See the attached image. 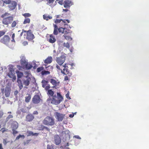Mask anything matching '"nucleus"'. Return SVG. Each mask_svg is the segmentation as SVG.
Wrapping results in <instances>:
<instances>
[{"label":"nucleus","mask_w":149,"mask_h":149,"mask_svg":"<svg viewBox=\"0 0 149 149\" xmlns=\"http://www.w3.org/2000/svg\"><path fill=\"white\" fill-rule=\"evenodd\" d=\"M65 115L63 114L59 113L57 112L56 113V118L58 121H61L62 120L64 117Z\"/></svg>","instance_id":"9b49d317"},{"label":"nucleus","mask_w":149,"mask_h":149,"mask_svg":"<svg viewBox=\"0 0 149 149\" xmlns=\"http://www.w3.org/2000/svg\"><path fill=\"white\" fill-rule=\"evenodd\" d=\"M65 61V57L61 56L60 58H57L56 61L57 63L59 65H61Z\"/></svg>","instance_id":"9d476101"},{"label":"nucleus","mask_w":149,"mask_h":149,"mask_svg":"<svg viewBox=\"0 0 149 149\" xmlns=\"http://www.w3.org/2000/svg\"><path fill=\"white\" fill-rule=\"evenodd\" d=\"M48 94L50 95L51 97H52L53 96H54L53 95L54 94V92L52 91V90H49L48 91Z\"/></svg>","instance_id":"2f4dec72"},{"label":"nucleus","mask_w":149,"mask_h":149,"mask_svg":"<svg viewBox=\"0 0 149 149\" xmlns=\"http://www.w3.org/2000/svg\"><path fill=\"white\" fill-rule=\"evenodd\" d=\"M54 141L56 145H59L61 143V140L59 136L57 135L54 136Z\"/></svg>","instance_id":"4468645a"},{"label":"nucleus","mask_w":149,"mask_h":149,"mask_svg":"<svg viewBox=\"0 0 149 149\" xmlns=\"http://www.w3.org/2000/svg\"><path fill=\"white\" fill-rule=\"evenodd\" d=\"M72 44V43L71 42H70L69 43L68 42H67L66 43V47L68 48V50H69L71 54L72 52L74 49V48L72 47H70V45Z\"/></svg>","instance_id":"dca6fc26"},{"label":"nucleus","mask_w":149,"mask_h":149,"mask_svg":"<svg viewBox=\"0 0 149 149\" xmlns=\"http://www.w3.org/2000/svg\"><path fill=\"white\" fill-rule=\"evenodd\" d=\"M13 20V17H8L4 18L2 21L3 24L8 25L10 24Z\"/></svg>","instance_id":"0eeeda50"},{"label":"nucleus","mask_w":149,"mask_h":149,"mask_svg":"<svg viewBox=\"0 0 149 149\" xmlns=\"http://www.w3.org/2000/svg\"><path fill=\"white\" fill-rule=\"evenodd\" d=\"M30 140H28L26 141V142H24V146L26 145L27 144H28L29 142L30 141Z\"/></svg>","instance_id":"49530a36"},{"label":"nucleus","mask_w":149,"mask_h":149,"mask_svg":"<svg viewBox=\"0 0 149 149\" xmlns=\"http://www.w3.org/2000/svg\"><path fill=\"white\" fill-rule=\"evenodd\" d=\"M7 143V142L6 140L5 139H3V144L5 145H6Z\"/></svg>","instance_id":"13d9d810"},{"label":"nucleus","mask_w":149,"mask_h":149,"mask_svg":"<svg viewBox=\"0 0 149 149\" xmlns=\"http://www.w3.org/2000/svg\"><path fill=\"white\" fill-rule=\"evenodd\" d=\"M34 118V116L32 114H28L26 116V121L30 122Z\"/></svg>","instance_id":"2eb2a0df"},{"label":"nucleus","mask_w":149,"mask_h":149,"mask_svg":"<svg viewBox=\"0 0 149 149\" xmlns=\"http://www.w3.org/2000/svg\"><path fill=\"white\" fill-rule=\"evenodd\" d=\"M65 28H63L62 27H61L58 29V31L60 33H63L64 32V30L65 29Z\"/></svg>","instance_id":"e433bc0d"},{"label":"nucleus","mask_w":149,"mask_h":149,"mask_svg":"<svg viewBox=\"0 0 149 149\" xmlns=\"http://www.w3.org/2000/svg\"><path fill=\"white\" fill-rule=\"evenodd\" d=\"M30 22V19L29 18H27L25 19L23 23L24 24H26L27 23H29Z\"/></svg>","instance_id":"f704fd0d"},{"label":"nucleus","mask_w":149,"mask_h":149,"mask_svg":"<svg viewBox=\"0 0 149 149\" xmlns=\"http://www.w3.org/2000/svg\"><path fill=\"white\" fill-rule=\"evenodd\" d=\"M9 68V72L8 73V75L10 78L13 79L15 80L16 79V76L15 75V71L14 66H11Z\"/></svg>","instance_id":"423d86ee"},{"label":"nucleus","mask_w":149,"mask_h":149,"mask_svg":"<svg viewBox=\"0 0 149 149\" xmlns=\"http://www.w3.org/2000/svg\"><path fill=\"white\" fill-rule=\"evenodd\" d=\"M31 98V96L29 95H28L27 96L25 97V102H29Z\"/></svg>","instance_id":"c85d7f7f"},{"label":"nucleus","mask_w":149,"mask_h":149,"mask_svg":"<svg viewBox=\"0 0 149 149\" xmlns=\"http://www.w3.org/2000/svg\"><path fill=\"white\" fill-rule=\"evenodd\" d=\"M4 3L6 4H9L10 2V0H2Z\"/></svg>","instance_id":"4c0bfd02"},{"label":"nucleus","mask_w":149,"mask_h":149,"mask_svg":"<svg viewBox=\"0 0 149 149\" xmlns=\"http://www.w3.org/2000/svg\"><path fill=\"white\" fill-rule=\"evenodd\" d=\"M63 66L64 67V68L63 69V70H62L61 69V72L64 74H65V73L64 71H65V64L63 65Z\"/></svg>","instance_id":"c03bdc74"},{"label":"nucleus","mask_w":149,"mask_h":149,"mask_svg":"<svg viewBox=\"0 0 149 149\" xmlns=\"http://www.w3.org/2000/svg\"><path fill=\"white\" fill-rule=\"evenodd\" d=\"M71 28V26L66 24V34L72 33V31L70 30Z\"/></svg>","instance_id":"6ab92c4d"},{"label":"nucleus","mask_w":149,"mask_h":149,"mask_svg":"<svg viewBox=\"0 0 149 149\" xmlns=\"http://www.w3.org/2000/svg\"><path fill=\"white\" fill-rule=\"evenodd\" d=\"M54 29H57V30H58V28L57 27V26L56 25V24H54Z\"/></svg>","instance_id":"69168bd1"},{"label":"nucleus","mask_w":149,"mask_h":149,"mask_svg":"<svg viewBox=\"0 0 149 149\" xmlns=\"http://www.w3.org/2000/svg\"><path fill=\"white\" fill-rule=\"evenodd\" d=\"M18 93V92L17 90H16L14 92V95L15 96H17Z\"/></svg>","instance_id":"bf43d9fd"},{"label":"nucleus","mask_w":149,"mask_h":149,"mask_svg":"<svg viewBox=\"0 0 149 149\" xmlns=\"http://www.w3.org/2000/svg\"><path fill=\"white\" fill-rule=\"evenodd\" d=\"M26 68L28 69H30L32 67V65L28 63L25 65Z\"/></svg>","instance_id":"7c9ffc66"},{"label":"nucleus","mask_w":149,"mask_h":149,"mask_svg":"<svg viewBox=\"0 0 149 149\" xmlns=\"http://www.w3.org/2000/svg\"><path fill=\"white\" fill-rule=\"evenodd\" d=\"M9 15V13H6L5 14H3L1 16V17L2 18H4V17L6 15Z\"/></svg>","instance_id":"4d7b16f0"},{"label":"nucleus","mask_w":149,"mask_h":149,"mask_svg":"<svg viewBox=\"0 0 149 149\" xmlns=\"http://www.w3.org/2000/svg\"><path fill=\"white\" fill-rule=\"evenodd\" d=\"M73 65V63L71 62H70L69 63H66V81L70 80L72 73L70 72L69 68L70 69H72Z\"/></svg>","instance_id":"7ed1b4c3"},{"label":"nucleus","mask_w":149,"mask_h":149,"mask_svg":"<svg viewBox=\"0 0 149 149\" xmlns=\"http://www.w3.org/2000/svg\"><path fill=\"white\" fill-rule=\"evenodd\" d=\"M47 149H53V148L52 146L47 145Z\"/></svg>","instance_id":"6e6d98bb"},{"label":"nucleus","mask_w":149,"mask_h":149,"mask_svg":"<svg viewBox=\"0 0 149 149\" xmlns=\"http://www.w3.org/2000/svg\"><path fill=\"white\" fill-rule=\"evenodd\" d=\"M16 129H12V130L13 132V134H15L17 133V132L16 130Z\"/></svg>","instance_id":"de8ad7c7"},{"label":"nucleus","mask_w":149,"mask_h":149,"mask_svg":"<svg viewBox=\"0 0 149 149\" xmlns=\"http://www.w3.org/2000/svg\"><path fill=\"white\" fill-rule=\"evenodd\" d=\"M49 81L54 86H56L57 81L53 79H50L48 81Z\"/></svg>","instance_id":"b1692460"},{"label":"nucleus","mask_w":149,"mask_h":149,"mask_svg":"<svg viewBox=\"0 0 149 149\" xmlns=\"http://www.w3.org/2000/svg\"><path fill=\"white\" fill-rule=\"evenodd\" d=\"M42 86L44 88L45 87L46 85L47 84V83H48V81H46L45 80H43L42 81Z\"/></svg>","instance_id":"cd10ccee"},{"label":"nucleus","mask_w":149,"mask_h":149,"mask_svg":"<svg viewBox=\"0 0 149 149\" xmlns=\"http://www.w3.org/2000/svg\"><path fill=\"white\" fill-rule=\"evenodd\" d=\"M41 100V99L38 95H36L33 97L32 101L34 104H38L40 102Z\"/></svg>","instance_id":"1a4fd4ad"},{"label":"nucleus","mask_w":149,"mask_h":149,"mask_svg":"<svg viewBox=\"0 0 149 149\" xmlns=\"http://www.w3.org/2000/svg\"><path fill=\"white\" fill-rule=\"evenodd\" d=\"M73 138L79 139H81V138L78 135H75L74 136Z\"/></svg>","instance_id":"8fccbe9b"},{"label":"nucleus","mask_w":149,"mask_h":149,"mask_svg":"<svg viewBox=\"0 0 149 149\" xmlns=\"http://www.w3.org/2000/svg\"><path fill=\"white\" fill-rule=\"evenodd\" d=\"M57 1H58V2L59 3V4L61 5H62L63 4V1H59L57 0Z\"/></svg>","instance_id":"052dcab7"},{"label":"nucleus","mask_w":149,"mask_h":149,"mask_svg":"<svg viewBox=\"0 0 149 149\" xmlns=\"http://www.w3.org/2000/svg\"><path fill=\"white\" fill-rule=\"evenodd\" d=\"M21 63L22 65L24 66H25V65L28 63V62L25 60H21Z\"/></svg>","instance_id":"72a5a7b5"},{"label":"nucleus","mask_w":149,"mask_h":149,"mask_svg":"<svg viewBox=\"0 0 149 149\" xmlns=\"http://www.w3.org/2000/svg\"><path fill=\"white\" fill-rule=\"evenodd\" d=\"M21 80L20 79H18L17 82L18 86L20 89H21L24 85V87L28 88L26 86H28L31 80L30 74L27 72H25V75L23 76Z\"/></svg>","instance_id":"f257e3e1"},{"label":"nucleus","mask_w":149,"mask_h":149,"mask_svg":"<svg viewBox=\"0 0 149 149\" xmlns=\"http://www.w3.org/2000/svg\"><path fill=\"white\" fill-rule=\"evenodd\" d=\"M73 4V3L71 1L66 0V8H69Z\"/></svg>","instance_id":"a211bd4d"},{"label":"nucleus","mask_w":149,"mask_h":149,"mask_svg":"<svg viewBox=\"0 0 149 149\" xmlns=\"http://www.w3.org/2000/svg\"><path fill=\"white\" fill-rule=\"evenodd\" d=\"M33 134V133L32 132L30 131L28 133V136L32 135Z\"/></svg>","instance_id":"0e129e2a"},{"label":"nucleus","mask_w":149,"mask_h":149,"mask_svg":"<svg viewBox=\"0 0 149 149\" xmlns=\"http://www.w3.org/2000/svg\"><path fill=\"white\" fill-rule=\"evenodd\" d=\"M66 97L67 98V99L68 100H70L71 99V98L69 96V95H68V94H66Z\"/></svg>","instance_id":"864d4df0"},{"label":"nucleus","mask_w":149,"mask_h":149,"mask_svg":"<svg viewBox=\"0 0 149 149\" xmlns=\"http://www.w3.org/2000/svg\"><path fill=\"white\" fill-rule=\"evenodd\" d=\"M16 72L17 74L18 78L17 79H20V78H21V77L22 78L24 75L22 72L18 71H16Z\"/></svg>","instance_id":"4be33fe9"},{"label":"nucleus","mask_w":149,"mask_h":149,"mask_svg":"<svg viewBox=\"0 0 149 149\" xmlns=\"http://www.w3.org/2000/svg\"><path fill=\"white\" fill-rule=\"evenodd\" d=\"M58 30L54 29V34L55 35H57L58 34Z\"/></svg>","instance_id":"603ef678"},{"label":"nucleus","mask_w":149,"mask_h":149,"mask_svg":"<svg viewBox=\"0 0 149 149\" xmlns=\"http://www.w3.org/2000/svg\"><path fill=\"white\" fill-rule=\"evenodd\" d=\"M50 87V86L49 85H48L46 86L45 87V89L46 90H48V89Z\"/></svg>","instance_id":"774afa93"},{"label":"nucleus","mask_w":149,"mask_h":149,"mask_svg":"<svg viewBox=\"0 0 149 149\" xmlns=\"http://www.w3.org/2000/svg\"><path fill=\"white\" fill-rule=\"evenodd\" d=\"M25 17H29L31 16V14L29 13H25L23 15Z\"/></svg>","instance_id":"79ce46f5"},{"label":"nucleus","mask_w":149,"mask_h":149,"mask_svg":"<svg viewBox=\"0 0 149 149\" xmlns=\"http://www.w3.org/2000/svg\"><path fill=\"white\" fill-rule=\"evenodd\" d=\"M76 113H72V114H70L69 115V117L71 118H73L75 114Z\"/></svg>","instance_id":"5fc2aeb1"},{"label":"nucleus","mask_w":149,"mask_h":149,"mask_svg":"<svg viewBox=\"0 0 149 149\" xmlns=\"http://www.w3.org/2000/svg\"><path fill=\"white\" fill-rule=\"evenodd\" d=\"M27 31H25V30H22V32L21 33V34H20V36H22L23 34L24 33H26L27 32Z\"/></svg>","instance_id":"e2e57ef3"},{"label":"nucleus","mask_w":149,"mask_h":149,"mask_svg":"<svg viewBox=\"0 0 149 149\" xmlns=\"http://www.w3.org/2000/svg\"><path fill=\"white\" fill-rule=\"evenodd\" d=\"M44 126L40 125L37 126V129L39 130H44Z\"/></svg>","instance_id":"a878e982"},{"label":"nucleus","mask_w":149,"mask_h":149,"mask_svg":"<svg viewBox=\"0 0 149 149\" xmlns=\"http://www.w3.org/2000/svg\"><path fill=\"white\" fill-rule=\"evenodd\" d=\"M20 110L23 113H26L28 111V108L27 107H25L21 109Z\"/></svg>","instance_id":"393cba45"},{"label":"nucleus","mask_w":149,"mask_h":149,"mask_svg":"<svg viewBox=\"0 0 149 149\" xmlns=\"http://www.w3.org/2000/svg\"><path fill=\"white\" fill-rule=\"evenodd\" d=\"M50 38L49 40V41L51 43H53L54 42L56 41V39L52 35H50Z\"/></svg>","instance_id":"5701e85b"},{"label":"nucleus","mask_w":149,"mask_h":149,"mask_svg":"<svg viewBox=\"0 0 149 149\" xmlns=\"http://www.w3.org/2000/svg\"><path fill=\"white\" fill-rule=\"evenodd\" d=\"M47 1H48L47 4L49 5V4L53 3L54 0H47Z\"/></svg>","instance_id":"37998d69"},{"label":"nucleus","mask_w":149,"mask_h":149,"mask_svg":"<svg viewBox=\"0 0 149 149\" xmlns=\"http://www.w3.org/2000/svg\"><path fill=\"white\" fill-rule=\"evenodd\" d=\"M5 33V32L3 31H0V37L4 35Z\"/></svg>","instance_id":"09e8293b"},{"label":"nucleus","mask_w":149,"mask_h":149,"mask_svg":"<svg viewBox=\"0 0 149 149\" xmlns=\"http://www.w3.org/2000/svg\"><path fill=\"white\" fill-rule=\"evenodd\" d=\"M52 60V57L51 56L48 57L44 61V63H45L49 64L51 63Z\"/></svg>","instance_id":"aec40b11"},{"label":"nucleus","mask_w":149,"mask_h":149,"mask_svg":"<svg viewBox=\"0 0 149 149\" xmlns=\"http://www.w3.org/2000/svg\"><path fill=\"white\" fill-rule=\"evenodd\" d=\"M7 130H6L5 128H2L1 131L2 132V133H4L5 132L7 131Z\"/></svg>","instance_id":"3c124183"},{"label":"nucleus","mask_w":149,"mask_h":149,"mask_svg":"<svg viewBox=\"0 0 149 149\" xmlns=\"http://www.w3.org/2000/svg\"><path fill=\"white\" fill-rule=\"evenodd\" d=\"M50 72L48 71L44 70L42 72V75H46L49 74Z\"/></svg>","instance_id":"c756f323"},{"label":"nucleus","mask_w":149,"mask_h":149,"mask_svg":"<svg viewBox=\"0 0 149 149\" xmlns=\"http://www.w3.org/2000/svg\"><path fill=\"white\" fill-rule=\"evenodd\" d=\"M46 129L48 131H49L50 130L49 128L44 126V129Z\"/></svg>","instance_id":"338daca9"},{"label":"nucleus","mask_w":149,"mask_h":149,"mask_svg":"<svg viewBox=\"0 0 149 149\" xmlns=\"http://www.w3.org/2000/svg\"><path fill=\"white\" fill-rule=\"evenodd\" d=\"M68 130H66V141L69 140L70 139V134Z\"/></svg>","instance_id":"412c9836"},{"label":"nucleus","mask_w":149,"mask_h":149,"mask_svg":"<svg viewBox=\"0 0 149 149\" xmlns=\"http://www.w3.org/2000/svg\"><path fill=\"white\" fill-rule=\"evenodd\" d=\"M16 24H17L16 22L15 21H14L11 24L12 27H15L16 26Z\"/></svg>","instance_id":"a19ab883"},{"label":"nucleus","mask_w":149,"mask_h":149,"mask_svg":"<svg viewBox=\"0 0 149 149\" xmlns=\"http://www.w3.org/2000/svg\"><path fill=\"white\" fill-rule=\"evenodd\" d=\"M17 5V3L15 1H11L8 6L10 9L13 10L16 7Z\"/></svg>","instance_id":"f8f14e48"},{"label":"nucleus","mask_w":149,"mask_h":149,"mask_svg":"<svg viewBox=\"0 0 149 149\" xmlns=\"http://www.w3.org/2000/svg\"><path fill=\"white\" fill-rule=\"evenodd\" d=\"M43 17L44 19H45L46 20H48L49 19H51L52 18V17L50 16V15L47 16L45 15H43Z\"/></svg>","instance_id":"bb28decb"},{"label":"nucleus","mask_w":149,"mask_h":149,"mask_svg":"<svg viewBox=\"0 0 149 149\" xmlns=\"http://www.w3.org/2000/svg\"><path fill=\"white\" fill-rule=\"evenodd\" d=\"M61 21H63V22L65 23V20H63L62 19H56L55 21V23H56V24H57L58 23H59L61 22Z\"/></svg>","instance_id":"473e14b6"},{"label":"nucleus","mask_w":149,"mask_h":149,"mask_svg":"<svg viewBox=\"0 0 149 149\" xmlns=\"http://www.w3.org/2000/svg\"><path fill=\"white\" fill-rule=\"evenodd\" d=\"M43 67H42L38 68L37 69V71L38 72H39L41 70H43Z\"/></svg>","instance_id":"ea45409f"},{"label":"nucleus","mask_w":149,"mask_h":149,"mask_svg":"<svg viewBox=\"0 0 149 149\" xmlns=\"http://www.w3.org/2000/svg\"><path fill=\"white\" fill-rule=\"evenodd\" d=\"M26 39L29 40H31L34 38V36L30 30L27 31Z\"/></svg>","instance_id":"6e6552de"},{"label":"nucleus","mask_w":149,"mask_h":149,"mask_svg":"<svg viewBox=\"0 0 149 149\" xmlns=\"http://www.w3.org/2000/svg\"><path fill=\"white\" fill-rule=\"evenodd\" d=\"M1 91L2 95H3L2 98L3 99V100H6V99H5L4 96L6 97H10L11 91V87L6 86L5 89L1 88Z\"/></svg>","instance_id":"20e7f679"},{"label":"nucleus","mask_w":149,"mask_h":149,"mask_svg":"<svg viewBox=\"0 0 149 149\" xmlns=\"http://www.w3.org/2000/svg\"><path fill=\"white\" fill-rule=\"evenodd\" d=\"M13 116L12 115H8L6 118V122H7L10 119L13 118Z\"/></svg>","instance_id":"c9c22d12"},{"label":"nucleus","mask_w":149,"mask_h":149,"mask_svg":"<svg viewBox=\"0 0 149 149\" xmlns=\"http://www.w3.org/2000/svg\"><path fill=\"white\" fill-rule=\"evenodd\" d=\"M11 127L12 129H17L18 127V123L16 121H13Z\"/></svg>","instance_id":"f3484780"},{"label":"nucleus","mask_w":149,"mask_h":149,"mask_svg":"<svg viewBox=\"0 0 149 149\" xmlns=\"http://www.w3.org/2000/svg\"><path fill=\"white\" fill-rule=\"evenodd\" d=\"M22 44L23 45L25 46L28 45V42L27 41H25L23 42Z\"/></svg>","instance_id":"680f3d73"},{"label":"nucleus","mask_w":149,"mask_h":149,"mask_svg":"<svg viewBox=\"0 0 149 149\" xmlns=\"http://www.w3.org/2000/svg\"><path fill=\"white\" fill-rule=\"evenodd\" d=\"M43 123L46 125L52 126L54 124V121L53 118L47 116L43 120Z\"/></svg>","instance_id":"39448f33"},{"label":"nucleus","mask_w":149,"mask_h":149,"mask_svg":"<svg viewBox=\"0 0 149 149\" xmlns=\"http://www.w3.org/2000/svg\"><path fill=\"white\" fill-rule=\"evenodd\" d=\"M66 40L69 41L72 40V38L70 36H66Z\"/></svg>","instance_id":"58836bf2"},{"label":"nucleus","mask_w":149,"mask_h":149,"mask_svg":"<svg viewBox=\"0 0 149 149\" xmlns=\"http://www.w3.org/2000/svg\"><path fill=\"white\" fill-rule=\"evenodd\" d=\"M3 114V111L2 110L0 109V118H2Z\"/></svg>","instance_id":"a18cd8bd"},{"label":"nucleus","mask_w":149,"mask_h":149,"mask_svg":"<svg viewBox=\"0 0 149 149\" xmlns=\"http://www.w3.org/2000/svg\"><path fill=\"white\" fill-rule=\"evenodd\" d=\"M57 96L56 95L53 96L52 98H49V99L51 100V103L55 105L59 104L63 100V98L59 93H57Z\"/></svg>","instance_id":"f03ea898"},{"label":"nucleus","mask_w":149,"mask_h":149,"mask_svg":"<svg viewBox=\"0 0 149 149\" xmlns=\"http://www.w3.org/2000/svg\"><path fill=\"white\" fill-rule=\"evenodd\" d=\"M9 38L8 36L5 35L0 41L4 44H6L9 41Z\"/></svg>","instance_id":"ddd939ff"}]
</instances>
